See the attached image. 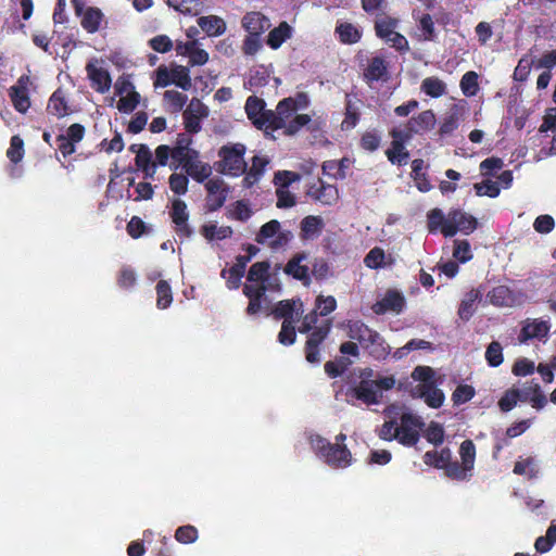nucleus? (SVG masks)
Segmentation results:
<instances>
[{
    "mask_svg": "<svg viewBox=\"0 0 556 556\" xmlns=\"http://www.w3.org/2000/svg\"><path fill=\"white\" fill-rule=\"evenodd\" d=\"M425 422L420 416L413 413H403L400 417V425L396 427V440L404 446H416Z\"/></svg>",
    "mask_w": 556,
    "mask_h": 556,
    "instance_id": "obj_5",
    "label": "nucleus"
},
{
    "mask_svg": "<svg viewBox=\"0 0 556 556\" xmlns=\"http://www.w3.org/2000/svg\"><path fill=\"white\" fill-rule=\"evenodd\" d=\"M475 395V389L469 384H459L455 388L452 400L454 405H462L471 401Z\"/></svg>",
    "mask_w": 556,
    "mask_h": 556,
    "instance_id": "obj_62",
    "label": "nucleus"
},
{
    "mask_svg": "<svg viewBox=\"0 0 556 556\" xmlns=\"http://www.w3.org/2000/svg\"><path fill=\"white\" fill-rule=\"evenodd\" d=\"M307 260V254L304 252L295 253L285 265L283 273L293 279L301 281L304 286L312 283L309 267L303 265L302 262Z\"/></svg>",
    "mask_w": 556,
    "mask_h": 556,
    "instance_id": "obj_13",
    "label": "nucleus"
},
{
    "mask_svg": "<svg viewBox=\"0 0 556 556\" xmlns=\"http://www.w3.org/2000/svg\"><path fill=\"white\" fill-rule=\"evenodd\" d=\"M303 313L304 304L299 298L279 301L275 304L274 308L271 309V315L274 319H282V321H299Z\"/></svg>",
    "mask_w": 556,
    "mask_h": 556,
    "instance_id": "obj_12",
    "label": "nucleus"
},
{
    "mask_svg": "<svg viewBox=\"0 0 556 556\" xmlns=\"http://www.w3.org/2000/svg\"><path fill=\"white\" fill-rule=\"evenodd\" d=\"M86 71L91 80V85L97 92L104 93L111 89L112 77L106 70L96 67L93 64H88L86 66Z\"/></svg>",
    "mask_w": 556,
    "mask_h": 556,
    "instance_id": "obj_24",
    "label": "nucleus"
},
{
    "mask_svg": "<svg viewBox=\"0 0 556 556\" xmlns=\"http://www.w3.org/2000/svg\"><path fill=\"white\" fill-rule=\"evenodd\" d=\"M488 299L495 306H506L513 301V291L504 285L495 286L489 291Z\"/></svg>",
    "mask_w": 556,
    "mask_h": 556,
    "instance_id": "obj_41",
    "label": "nucleus"
},
{
    "mask_svg": "<svg viewBox=\"0 0 556 556\" xmlns=\"http://www.w3.org/2000/svg\"><path fill=\"white\" fill-rule=\"evenodd\" d=\"M452 458V451L443 447L440 451H428L424 454V464L435 469H445L448 460Z\"/></svg>",
    "mask_w": 556,
    "mask_h": 556,
    "instance_id": "obj_34",
    "label": "nucleus"
},
{
    "mask_svg": "<svg viewBox=\"0 0 556 556\" xmlns=\"http://www.w3.org/2000/svg\"><path fill=\"white\" fill-rule=\"evenodd\" d=\"M175 225V232L180 238H191L194 235L193 228L189 225V212L187 203L181 199H174L169 212Z\"/></svg>",
    "mask_w": 556,
    "mask_h": 556,
    "instance_id": "obj_10",
    "label": "nucleus"
},
{
    "mask_svg": "<svg viewBox=\"0 0 556 556\" xmlns=\"http://www.w3.org/2000/svg\"><path fill=\"white\" fill-rule=\"evenodd\" d=\"M254 127L263 130L266 135L280 129L283 130L281 118L273 110H265L257 119H254Z\"/></svg>",
    "mask_w": 556,
    "mask_h": 556,
    "instance_id": "obj_30",
    "label": "nucleus"
},
{
    "mask_svg": "<svg viewBox=\"0 0 556 556\" xmlns=\"http://www.w3.org/2000/svg\"><path fill=\"white\" fill-rule=\"evenodd\" d=\"M311 121L312 117L308 114H298L294 117L292 116V118L286 124L283 134L286 136H294Z\"/></svg>",
    "mask_w": 556,
    "mask_h": 556,
    "instance_id": "obj_56",
    "label": "nucleus"
},
{
    "mask_svg": "<svg viewBox=\"0 0 556 556\" xmlns=\"http://www.w3.org/2000/svg\"><path fill=\"white\" fill-rule=\"evenodd\" d=\"M346 395L352 396L366 405H375L379 403L381 393L375 388L374 380L363 379L357 386L351 388L346 392Z\"/></svg>",
    "mask_w": 556,
    "mask_h": 556,
    "instance_id": "obj_16",
    "label": "nucleus"
},
{
    "mask_svg": "<svg viewBox=\"0 0 556 556\" xmlns=\"http://www.w3.org/2000/svg\"><path fill=\"white\" fill-rule=\"evenodd\" d=\"M519 401L520 390L516 388H510L506 390L504 394L500 397L497 406L502 412L507 413L514 409Z\"/></svg>",
    "mask_w": 556,
    "mask_h": 556,
    "instance_id": "obj_52",
    "label": "nucleus"
},
{
    "mask_svg": "<svg viewBox=\"0 0 556 556\" xmlns=\"http://www.w3.org/2000/svg\"><path fill=\"white\" fill-rule=\"evenodd\" d=\"M249 263V257H242V255H238L235 258V264L230 268H224L220 271V276L227 279V286L230 289H236L239 287L241 278L245 273V267Z\"/></svg>",
    "mask_w": 556,
    "mask_h": 556,
    "instance_id": "obj_23",
    "label": "nucleus"
},
{
    "mask_svg": "<svg viewBox=\"0 0 556 556\" xmlns=\"http://www.w3.org/2000/svg\"><path fill=\"white\" fill-rule=\"evenodd\" d=\"M363 77L368 85L377 80L387 81L390 78V74L386 59L380 55L374 56L365 68Z\"/></svg>",
    "mask_w": 556,
    "mask_h": 556,
    "instance_id": "obj_18",
    "label": "nucleus"
},
{
    "mask_svg": "<svg viewBox=\"0 0 556 556\" xmlns=\"http://www.w3.org/2000/svg\"><path fill=\"white\" fill-rule=\"evenodd\" d=\"M187 176L192 177L198 182H204L212 175V167L208 163L202 162L199 157H194L181 167Z\"/></svg>",
    "mask_w": 556,
    "mask_h": 556,
    "instance_id": "obj_31",
    "label": "nucleus"
},
{
    "mask_svg": "<svg viewBox=\"0 0 556 556\" xmlns=\"http://www.w3.org/2000/svg\"><path fill=\"white\" fill-rule=\"evenodd\" d=\"M485 361L491 367H497L503 363V348L497 341H493L488 345Z\"/></svg>",
    "mask_w": 556,
    "mask_h": 556,
    "instance_id": "obj_58",
    "label": "nucleus"
},
{
    "mask_svg": "<svg viewBox=\"0 0 556 556\" xmlns=\"http://www.w3.org/2000/svg\"><path fill=\"white\" fill-rule=\"evenodd\" d=\"M397 25V17L387 13H379L374 22V30L377 37L386 40L392 35Z\"/></svg>",
    "mask_w": 556,
    "mask_h": 556,
    "instance_id": "obj_29",
    "label": "nucleus"
},
{
    "mask_svg": "<svg viewBox=\"0 0 556 556\" xmlns=\"http://www.w3.org/2000/svg\"><path fill=\"white\" fill-rule=\"evenodd\" d=\"M459 87L464 94L475 96L478 90V75L473 71L465 73L459 81Z\"/></svg>",
    "mask_w": 556,
    "mask_h": 556,
    "instance_id": "obj_61",
    "label": "nucleus"
},
{
    "mask_svg": "<svg viewBox=\"0 0 556 556\" xmlns=\"http://www.w3.org/2000/svg\"><path fill=\"white\" fill-rule=\"evenodd\" d=\"M552 131L554 137L551 142V147L548 149H542L541 152L546 156L556 155V109H551L545 116L543 117V122L539 127V132H547Z\"/></svg>",
    "mask_w": 556,
    "mask_h": 556,
    "instance_id": "obj_33",
    "label": "nucleus"
},
{
    "mask_svg": "<svg viewBox=\"0 0 556 556\" xmlns=\"http://www.w3.org/2000/svg\"><path fill=\"white\" fill-rule=\"evenodd\" d=\"M381 140V131L376 128H371L362 134L358 141V146L361 147L362 150L369 153H374L380 147Z\"/></svg>",
    "mask_w": 556,
    "mask_h": 556,
    "instance_id": "obj_39",
    "label": "nucleus"
},
{
    "mask_svg": "<svg viewBox=\"0 0 556 556\" xmlns=\"http://www.w3.org/2000/svg\"><path fill=\"white\" fill-rule=\"evenodd\" d=\"M412 177L415 180V186L419 192L426 193L432 190V184L428 175L424 172V160L415 159L412 162Z\"/></svg>",
    "mask_w": 556,
    "mask_h": 556,
    "instance_id": "obj_36",
    "label": "nucleus"
},
{
    "mask_svg": "<svg viewBox=\"0 0 556 556\" xmlns=\"http://www.w3.org/2000/svg\"><path fill=\"white\" fill-rule=\"evenodd\" d=\"M270 22L265 14L258 11H251L243 15L242 27L249 33L261 36L270 28Z\"/></svg>",
    "mask_w": 556,
    "mask_h": 556,
    "instance_id": "obj_22",
    "label": "nucleus"
},
{
    "mask_svg": "<svg viewBox=\"0 0 556 556\" xmlns=\"http://www.w3.org/2000/svg\"><path fill=\"white\" fill-rule=\"evenodd\" d=\"M253 215L251 206L243 200H238L235 203H232V210L229 212L228 217L240 220V222H247L250 219Z\"/></svg>",
    "mask_w": 556,
    "mask_h": 556,
    "instance_id": "obj_55",
    "label": "nucleus"
},
{
    "mask_svg": "<svg viewBox=\"0 0 556 556\" xmlns=\"http://www.w3.org/2000/svg\"><path fill=\"white\" fill-rule=\"evenodd\" d=\"M386 155L392 164L403 165L407 162L409 152L403 143L392 141L391 147L386 151Z\"/></svg>",
    "mask_w": 556,
    "mask_h": 556,
    "instance_id": "obj_47",
    "label": "nucleus"
},
{
    "mask_svg": "<svg viewBox=\"0 0 556 556\" xmlns=\"http://www.w3.org/2000/svg\"><path fill=\"white\" fill-rule=\"evenodd\" d=\"M311 445L316 455L332 468H346L352 465L353 455L346 445L330 443L319 434L311 437Z\"/></svg>",
    "mask_w": 556,
    "mask_h": 556,
    "instance_id": "obj_2",
    "label": "nucleus"
},
{
    "mask_svg": "<svg viewBox=\"0 0 556 556\" xmlns=\"http://www.w3.org/2000/svg\"><path fill=\"white\" fill-rule=\"evenodd\" d=\"M307 195L323 204L332 205L339 198L337 187L321 179L309 185Z\"/></svg>",
    "mask_w": 556,
    "mask_h": 556,
    "instance_id": "obj_17",
    "label": "nucleus"
},
{
    "mask_svg": "<svg viewBox=\"0 0 556 556\" xmlns=\"http://www.w3.org/2000/svg\"><path fill=\"white\" fill-rule=\"evenodd\" d=\"M296 320L282 321L280 331L277 334V341L285 345L290 346L296 342Z\"/></svg>",
    "mask_w": 556,
    "mask_h": 556,
    "instance_id": "obj_46",
    "label": "nucleus"
},
{
    "mask_svg": "<svg viewBox=\"0 0 556 556\" xmlns=\"http://www.w3.org/2000/svg\"><path fill=\"white\" fill-rule=\"evenodd\" d=\"M176 86L185 91L192 88V79L188 67L174 65L172 70L165 65L159 66L154 72V88Z\"/></svg>",
    "mask_w": 556,
    "mask_h": 556,
    "instance_id": "obj_3",
    "label": "nucleus"
},
{
    "mask_svg": "<svg viewBox=\"0 0 556 556\" xmlns=\"http://www.w3.org/2000/svg\"><path fill=\"white\" fill-rule=\"evenodd\" d=\"M332 328V320L326 319L308 333V338L305 342L304 352L305 359L311 364L320 363L319 345L328 338Z\"/></svg>",
    "mask_w": 556,
    "mask_h": 556,
    "instance_id": "obj_8",
    "label": "nucleus"
},
{
    "mask_svg": "<svg viewBox=\"0 0 556 556\" xmlns=\"http://www.w3.org/2000/svg\"><path fill=\"white\" fill-rule=\"evenodd\" d=\"M163 98L174 113L182 111L188 100L187 94L176 90H166L163 94Z\"/></svg>",
    "mask_w": 556,
    "mask_h": 556,
    "instance_id": "obj_51",
    "label": "nucleus"
},
{
    "mask_svg": "<svg viewBox=\"0 0 556 556\" xmlns=\"http://www.w3.org/2000/svg\"><path fill=\"white\" fill-rule=\"evenodd\" d=\"M30 78L28 75H22L17 78L16 84L10 89V97L13 108L20 113H26L30 108V98L28 94V85Z\"/></svg>",
    "mask_w": 556,
    "mask_h": 556,
    "instance_id": "obj_15",
    "label": "nucleus"
},
{
    "mask_svg": "<svg viewBox=\"0 0 556 556\" xmlns=\"http://www.w3.org/2000/svg\"><path fill=\"white\" fill-rule=\"evenodd\" d=\"M270 264L268 261L254 263L248 271V280L250 282L265 283L269 280Z\"/></svg>",
    "mask_w": 556,
    "mask_h": 556,
    "instance_id": "obj_44",
    "label": "nucleus"
},
{
    "mask_svg": "<svg viewBox=\"0 0 556 556\" xmlns=\"http://www.w3.org/2000/svg\"><path fill=\"white\" fill-rule=\"evenodd\" d=\"M405 304V298L399 290L389 289L381 300L374 303L372 311L378 316L388 312L400 313L403 311Z\"/></svg>",
    "mask_w": 556,
    "mask_h": 556,
    "instance_id": "obj_14",
    "label": "nucleus"
},
{
    "mask_svg": "<svg viewBox=\"0 0 556 556\" xmlns=\"http://www.w3.org/2000/svg\"><path fill=\"white\" fill-rule=\"evenodd\" d=\"M428 230L430 233H435L440 231L443 235V228L445 227V224L447 223V215L444 216L441 208H432L428 213Z\"/></svg>",
    "mask_w": 556,
    "mask_h": 556,
    "instance_id": "obj_49",
    "label": "nucleus"
},
{
    "mask_svg": "<svg viewBox=\"0 0 556 556\" xmlns=\"http://www.w3.org/2000/svg\"><path fill=\"white\" fill-rule=\"evenodd\" d=\"M139 101L140 94L136 90H132L128 92L127 96H122L118 99L116 108L122 113H131L138 106Z\"/></svg>",
    "mask_w": 556,
    "mask_h": 556,
    "instance_id": "obj_59",
    "label": "nucleus"
},
{
    "mask_svg": "<svg viewBox=\"0 0 556 556\" xmlns=\"http://www.w3.org/2000/svg\"><path fill=\"white\" fill-rule=\"evenodd\" d=\"M551 330V325L547 321L534 319L527 321L518 336L520 342L525 343L533 339L542 340L547 338Z\"/></svg>",
    "mask_w": 556,
    "mask_h": 556,
    "instance_id": "obj_20",
    "label": "nucleus"
},
{
    "mask_svg": "<svg viewBox=\"0 0 556 556\" xmlns=\"http://www.w3.org/2000/svg\"><path fill=\"white\" fill-rule=\"evenodd\" d=\"M420 90L429 97L439 98L446 93V85L437 76L422 79Z\"/></svg>",
    "mask_w": 556,
    "mask_h": 556,
    "instance_id": "obj_38",
    "label": "nucleus"
},
{
    "mask_svg": "<svg viewBox=\"0 0 556 556\" xmlns=\"http://www.w3.org/2000/svg\"><path fill=\"white\" fill-rule=\"evenodd\" d=\"M351 361L344 358V356H340L336 361H329L325 364L324 368L326 374L331 378L336 379V377L341 376L348 367L351 365Z\"/></svg>",
    "mask_w": 556,
    "mask_h": 556,
    "instance_id": "obj_54",
    "label": "nucleus"
},
{
    "mask_svg": "<svg viewBox=\"0 0 556 556\" xmlns=\"http://www.w3.org/2000/svg\"><path fill=\"white\" fill-rule=\"evenodd\" d=\"M47 112L58 118H62L70 114L71 110L68 101L66 100L65 92L62 88L53 91L47 105Z\"/></svg>",
    "mask_w": 556,
    "mask_h": 556,
    "instance_id": "obj_25",
    "label": "nucleus"
},
{
    "mask_svg": "<svg viewBox=\"0 0 556 556\" xmlns=\"http://www.w3.org/2000/svg\"><path fill=\"white\" fill-rule=\"evenodd\" d=\"M424 437L430 444L439 446L444 442L445 431L441 424L431 421L424 430Z\"/></svg>",
    "mask_w": 556,
    "mask_h": 556,
    "instance_id": "obj_50",
    "label": "nucleus"
},
{
    "mask_svg": "<svg viewBox=\"0 0 556 556\" xmlns=\"http://www.w3.org/2000/svg\"><path fill=\"white\" fill-rule=\"evenodd\" d=\"M410 129L415 135L432 130L435 127V114L426 110L408 119Z\"/></svg>",
    "mask_w": 556,
    "mask_h": 556,
    "instance_id": "obj_28",
    "label": "nucleus"
},
{
    "mask_svg": "<svg viewBox=\"0 0 556 556\" xmlns=\"http://www.w3.org/2000/svg\"><path fill=\"white\" fill-rule=\"evenodd\" d=\"M444 471L447 477L455 480H466L471 477V473L462 464L457 463V460H452V458L448 460Z\"/></svg>",
    "mask_w": 556,
    "mask_h": 556,
    "instance_id": "obj_64",
    "label": "nucleus"
},
{
    "mask_svg": "<svg viewBox=\"0 0 556 556\" xmlns=\"http://www.w3.org/2000/svg\"><path fill=\"white\" fill-rule=\"evenodd\" d=\"M482 293L479 289H471L465 295V298L460 301V304L457 309V316L463 321H468L473 317L475 314V305L478 301L481 300Z\"/></svg>",
    "mask_w": 556,
    "mask_h": 556,
    "instance_id": "obj_27",
    "label": "nucleus"
},
{
    "mask_svg": "<svg viewBox=\"0 0 556 556\" xmlns=\"http://www.w3.org/2000/svg\"><path fill=\"white\" fill-rule=\"evenodd\" d=\"M103 21V13L98 8H88L81 17L80 25L88 33H96Z\"/></svg>",
    "mask_w": 556,
    "mask_h": 556,
    "instance_id": "obj_37",
    "label": "nucleus"
},
{
    "mask_svg": "<svg viewBox=\"0 0 556 556\" xmlns=\"http://www.w3.org/2000/svg\"><path fill=\"white\" fill-rule=\"evenodd\" d=\"M308 105V96L305 92H298L294 97L283 98L276 106V114L281 118L283 128L286 124L292 118L295 112L300 109H305Z\"/></svg>",
    "mask_w": 556,
    "mask_h": 556,
    "instance_id": "obj_11",
    "label": "nucleus"
},
{
    "mask_svg": "<svg viewBox=\"0 0 556 556\" xmlns=\"http://www.w3.org/2000/svg\"><path fill=\"white\" fill-rule=\"evenodd\" d=\"M245 146L243 143H232V146H222L218 156L224 163L225 169L232 176H240L247 170V163L243 159Z\"/></svg>",
    "mask_w": 556,
    "mask_h": 556,
    "instance_id": "obj_7",
    "label": "nucleus"
},
{
    "mask_svg": "<svg viewBox=\"0 0 556 556\" xmlns=\"http://www.w3.org/2000/svg\"><path fill=\"white\" fill-rule=\"evenodd\" d=\"M7 156L13 163H18L24 156V141L23 139L15 135L11 138L9 150L7 151Z\"/></svg>",
    "mask_w": 556,
    "mask_h": 556,
    "instance_id": "obj_63",
    "label": "nucleus"
},
{
    "mask_svg": "<svg viewBox=\"0 0 556 556\" xmlns=\"http://www.w3.org/2000/svg\"><path fill=\"white\" fill-rule=\"evenodd\" d=\"M362 101L355 96L346 93L345 96V111L344 118L341 122V129L343 131L353 130L361 118Z\"/></svg>",
    "mask_w": 556,
    "mask_h": 556,
    "instance_id": "obj_19",
    "label": "nucleus"
},
{
    "mask_svg": "<svg viewBox=\"0 0 556 556\" xmlns=\"http://www.w3.org/2000/svg\"><path fill=\"white\" fill-rule=\"evenodd\" d=\"M167 4L182 14L198 15L203 10L202 0H167Z\"/></svg>",
    "mask_w": 556,
    "mask_h": 556,
    "instance_id": "obj_42",
    "label": "nucleus"
},
{
    "mask_svg": "<svg viewBox=\"0 0 556 556\" xmlns=\"http://www.w3.org/2000/svg\"><path fill=\"white\" fill-rule=\"evenodd\" d=\"M292 33V27L287 22H281L277 27L269 31L267 45L271 49L277 50L286 42L287 39L291 38Z\"/></svg>",
    "mask_w": 556,
    "mask_h": 556,
    "instance_id": "obj_35",
    "label": "nucleus"
},
{
    "mask_svg": "<svg viewBox=\"0 0 556 556\" xmlns=\"http://www.w3.org/2000/svg\"><path fill=\"white\" fill-rule=\"evenodd\" d=\"M336 33L340 42L344 45H354L359 41L362 31L351 23H341L336 26Z\"/></svg>",
    "mask_w": 556,
    "mask_h": 556,
    "instance_id": "obj_40",
    "label": "nucleus"
},
{
    "mask_svg": "<svg viewBox=\"0 0 556 556\" xmlns=\"http://www.w3.org/2000/svg\"><path fill=\"white\" fill-rule=\"evenodd\" d=\"M207 192L205 208L215 213L223 207L230 193V187L219 177L211 178L205 182Z\"/></svg>",
    "mask_w": 556,
    "mask_h": 556,
    "instance_id": "obj_9",
    "label": "nucleus"
},
{
    "mask_svg": "<svg viewBox=\"0 0 556 556\" xmlns=\"http://www.w3.org/2000/svg\"><path fill=\"white\" fill-rule=\"evenodd\" d=\"M416 390L429 407L440 408L443 405L445 395L441 389L435 387V382L433 384H418Z\"/></svg>",
    "mask_w": 556,
    "mask_h": 556,
    "instance_id": "obj_26",
    "label": "nucleus"
},
{
    "mask_svg": "<svg viewBox=\"0 0 556 556\" xmlns=\"http://www.w3.org/2000/svg\"><path fill=\"white\" fill-rule=\"evenodd\" d=\"M170 190L176 195H184L188 192L189 178L187 175L174 173L168 179Z\"/></svg>",
    "mask_w": 556,
    "mask_h": 556,
    "instance_id": "obj_60",
    "label": "nucleus"
},
{
    "mask_svg": "<svg viewBox=\"0 0 556 556\" xmlns=\"http://www.w3.org/2000/svg\"><path fill=\"white\" fill-rule=\"evenodd\" d=\"M348 336L375 361H384L391 353L392 349L382 334L361 320L349 323Z\"/></svg>",
    "mask_w": 556,
    "mask_h": 556,
    "instance_id": "obj_1",
    "label": "nucleus"
},
{
    "mask_svg": "<svg viewBox=\"0 0 556 556\" xmlns=\"http://www.w3.org/2000/svg\"><path fill=\"white\" fill-rule=\"evenodd\" d=\"M294 236L290 230H281V225L277 219H271L263 224L255 236V241L260 244H268L276 250L288 245Z\"/></svg>",
    "mask_w": 556,
    "mask_h": 556,
    "instance_id": "obj_4",
    "label": "nucleus"
},
{
    "mask_svg": "<svg viewBox=\"0 0 556 556\" xmlns=\"http://www.w3.org/2000/svg\"><path fill=\"white\" fill-rule=\"evenodd\" d=\"M156 307L164 309L173 303V289L166 280H160L155 285Z\"/></svg>",
    "mask_w": 556,
    "mask_h": 556,
    "instance_id": "obj_43",
    "label": "nucleus"
},
{
    "mask_svg": "<svg viewBox=\"0 0 556 556\" xmlns=\"http://www.w3.org/2000/svg\"><path fill=\"white\" fill-rule=\"evenodd\" d=\"M265 101L256 96H250L245 101V112L248 117L255 125V119H257L262 113L265 112Z\"/></svg>",
    "mask_w": 556,
    "mask_h": 556,
    "instance_id": "obj_53",
    "label": "nucleus"
},
{
    "mask_svg": "<svg viewBox=\"0 0 556 556\" xmlns=\"http://www.w3.org/2000/svg\"><path fill=\"white\" fill-rule=\"evenodd\" d=\"M454 258L459 263H467L473 258L471 245L468 240H454Z\"/></svg>",
    "mask_w": 556,
    "mask_h": 556,
    "instance_id": "obj_57",
    "label": "nucleus"
},
{
    "mask_svg": "<svg viewBox=\"0 0 556 556\" xmlns=\"http://www.w3.org/2000/svg\"><path fill=\"white\" fill-rule=\"evenodd\" d=\"M325 227L324 219L320 216L308 215L300 222V239L302 241L317 239Z\"/></svg>",
    "mask_w": 556,
    "mask_h": 556,
    "instance_id": "obj_21",
    "label": "nucleus"
},
{
    "mask_svg": "<svg viewBox=\"0 0 556 556\" xmlns=\"http://www.w3.org/2000/svg\"><path fill=\"white\" fill-rule=\"evenodd\" d=\"M478 222L475 216L463 212L462 208H452L447 214V223L443 228L445 238H453L457 232L471 235L475 232Z\"/></svg>",
    "mask_w": 556,
    "mask_h": 556,
    "instance_id": "obj_6",
    "label": "nucleus"
},
{
    "mask_svg": "<svg viewBox=\"0 0 556 556\" xmlns=\"http://www.w3.org/2000/svg\"><path fill=\"white\" fill-rule=\"evenodd\" d=\"M173 150V163L170 168L176 170L178 166H186V163L194 157H199L197 150H185L180 146H174Z\"/></svg>",
    "mask_w": 556,
    "mask_h": 556,
    "instance_id": "obj_48",
    "label": "nucleus"
},
{
    "mask_svg": "<svg viewBox=\"0 0 556 556\" xmlns=\"http://www.w3.org/2000/svg\"><path fill=\"white\" fill-rule=\"evenodd\" d=\"M460 464L471 472L475 469L476 447L471 439H466L459 446Z\"/></svg>",
    "mask_w": 556,
    "mask_h": 556,
    "instance_id": "obj_45",
    "label": "nucleus"
},
{
    "mask_svg": "<svg viewBox=\"0 0 556 556\" xmlns=\"http://www.w3.org/2000/svg\"><path fill=\"white\" fill-rule=\"evenodd\" d=\"M198 26L208 36H219L226 31V23L220 16L211 14L198 17Z\"/></svg>",
    "mask_w": 556,
    "mask_h": 556,
    "instance_id": "obj_32",
    "label": "nucleus"
}]
</instances>
